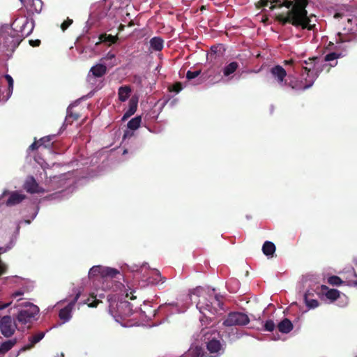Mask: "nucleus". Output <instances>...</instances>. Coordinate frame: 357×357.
Segmentation results:
<instances>
[{
    "mask_svg": "<svg viewBox=\"0 0 357 357\" xmlns=\"http://www.w3.org/2000/svg\"><path fill=\"white\" fill-rule=\"evenodd\" d=\"M26 196L23 194H20L17 191L13 192L10 193L9 198L6 201L7 206H13L21 203L24 199Z\"/></svg>",
    "mask_w": 357,
    "mask_h": 357,
    "instance_id": "2eb2a0df",
    "label": "nucleus"
},
{
    "mask_svg": "<svg viewBox=\"0 0 357 357\" xmlns=\"http://www.w3.org/2000/svg\"><path fill=\"white\" fill-rule=\"evenodd\" d=\"M42 6L43 3L40 0H33L31 7H34V9L31 10V11L39 13L42 10Z\"/></svg>",
    "mask_w": 357,
    "mask_h": 357,
    "instance_id": "f704fd0d",
    "label": "nucleus"
},
{
    "mask_svg": "<svg viewBox=\"0 0 357 357\" xmlns=\"http://www.w3.org/2000/svg\"><path fill=\"white\" fill-rule=\"evenodd\" d=\"M137 103H138V99L137 98L132 97L129 100L128 109L124 113V114L122 117V121H126V119H128L129 117H130L132 115H133L136 112L137 108Z\"/></svg>",
    "mask_w": 357,
    "mask_h": 357,
    "instance_id": "dca6fc26",
    "label": "nucleus"
},
{
    "mask_svg": "<svg viewBox=\"0 0 357 357\" xmlns=\"http://www.w3.org/2000/svg\"><path fill=\"white\" fill-rule=\"evenodd\" d=\"M79 118V115L78 114L73 113L72 111H70L69 109H68V115H67V118H66V120L68 121H69L70 119H72V121L70 122V123H71L73 121H77Z\"/></svg>",
    "mask_w": 357,
    "mask_h": 357,
    "instance_id": "58836bf2",
    "label": "nucleus"
},
{
    "mask_svg": "<svg viewBox=\"0 0 357 357\" xmlns=\"http://www.w3.org/2000/svg\"><path fill=\"white\" fill-rule=\"evenodd\" d=\"M202 333H203V335H204V336H206V335L208 333V332L205 331V328H203V329L202 330Z\"/></svg>",
    "mask_w": 357,
    "mask_h": 357,
    "instance_id": "5fc2aeb1",
    "label": "nucleus"
},
{
    "mask_svg": "<svg viewBox=\"0 0 357 357\" xmlns=\"http://www.w3.org/2000/svg\"><path fill=\"white\" fill-rule=\"evenodd\" d=\"M263 253L266 256H272L275 252V245L271 241H266L262 246Z\"/></svg>",
    "mask_w": 357,
    "mask_h": 357,
    "instance_id": "a878e982",
    "label": "nucleus"
},
{
    "mask_svg": "<svg viewBox=\"0 0 357 357\" xmlns=\"http://www.w3.org/2000/svg\"><path fill=\"white\" fill-rule=\"evenodd\" d=\"M8 98H5V99L3 98V101H6V100H7V99H8Z\"/></svg>",
    "mask_w": 357,
    "mask_h": 357,
    "instance_id": "052dcab7",
    "label": "nucleus"
},
{
    "mask_svg": "<svg viewBox=\"0 0 357 357\" xmlns=\"http://www.w3.org/2000/svg\"><path fill=\"white\" fill-rule=\"evenodd\" d=\"M132 22H130L129 23V26H132Z\"/></svg>",
    "mask_w": 357,
    "mask_h": 357,
    "instance_id": "680f3d73",
    "label": "nucleus"
},
{
    "mask_svg": "<svg viewBox=\"0 0 357 357\" xmlns=\"http://www.w3.org/2000/svg\"><path fill=\"white\" fill-rule=\"evenodd\" d=\"M273 2H278V0H273Z\"/></svg>",
    "mask_w": 357,
    "mask_h": 357,
    "instance_id": "0e129e2a",
    "label": "nucleus"
},
{
    "mask_svg": "<svg viewBox=\"0 0 357 357\" xmlns=\"http://www.w3.org/2000/svg\"><path fill=\"white\" fill-rule=\"evenodd\" d=\"M23 294H24V293H23L22 291H16V292H15V293H13V294H12V297H13V298H17V297H18V296H20L23 295Z\"/></svg>",
    "mask_w": 357,
    "mask_h": 357,
    "instance_id": "3c124183",
    "label": "nucleus"
},
{
    "mask_svg": "<svg viewBox=\"0 0 357 357\" xmlns=\"http://www.w3.org/2000/svg\"><path fill=\"white\" fill-rule=\"evenodd\" d=\"M327 282L332 286H340L343 283V281L340 277L332 275L328 278Z\"/></svg>",
    "mask_w": 357,
    "mask_h": 357,
    "instance_id": "72a5a7b5",
    "label": "nucleus"
},
{
    "mask_svg": "<svg viewBox=\"0 0 357 357\" xmlns=\"http://www.w3.org/2000/svg\"><path fill=\"white\" fill-rule=\"evenodd\" d=\"M150 282L155 284H162L166 282V278L162 276L158 270L153 271L152 277L149 278Z\"/></svg>",
    "mask_w": 357,
    "mask_h": 357,
    "instance_id": "4be33fe9",
    "label": "nucleus"
},
{
    "mask_svg": "<svg viewBox=\"0 0 357 357\" xmlns=\"http://www.w3.org/2000/svg\"><path fill=\"white\" fill-rule=\"evenodd\" d=\"M0 250H3V248H0Z\"/></svg>",
    "mask_w": 357,
    "mask_h": 357,
    "instance_id": "338daca9",
    "label": "nucleus"
},
{
    "mask_svg": "<svg viewBox=\"0 0 357 357\" xmlns=\"http://www.w3.org/2000/svg\"><path fill=\"white\" fill-rule=\"evenodd\" d=\"M4 77L8 84V93L10 95L13 92V82H14L13 79L8 74L5 75Z\"/></svg>",
    "mask_w": 357,
    "mask_h": 357,
    "instance_id": "e433bc0d",
    "label": "nucleus"
},
{
    "mask_svg": "<svg viewBox=\"0 0 357 357\" xmlns=\"http://www.w3.org/2000/svg\"><path fill=\"white\" fill-rule=\"evenodd\" d=\"M123 29H124V25L121 24L119 26V30L121 31V30H123Z\"/></svg>",
    "mask_w": 357,
    "mask_h": 357,
    "instance_id": "6e6d98bb",
    "label": "nucleus"
},
{
    "mask_svg": "<svg viewBox=\"0 0 357 357\" xmlns=\"http://www.w3.org/2000/svg\"><path fill=\"white\" fill-rule=\"evenodd\" d=\"M131 88L130 86L126 85L119 87L118 91L119 99L121 102H125L130 96Z\"/></svg>",
    "mask_w": 357,
    "mask_h": 357,
    "instance_id": "412c9836",
    "label": "nucleus"
},
{
    "mask_svg": "<svg viewBox=\"0 0 357 357\" xmlns=\"http://www.w3.org/2000/svg\"><path fill=\"white\" fill-rule=\"evenodd\" d=\"M80 296V293L76 294L75 298L65 307L59 311V318L63 321H68L71 317V311Z\"/></svg>",
    "mask_w": 357,
    "mask_h": 357,
    "instance_id": "4468645a",
    "label": "nucleus"
},
{
    "mask_svg": "<svg viewBox=\"0 0 357 357\" xmlns=\"http://www.w3.org/2000/svg\"><path fill=\"white\" fill-rule=\"evenodd\" d=\"M286 63H292V61H286Z\"/></svg>",
    "mask_w": 357,
    "mask_h": 357,
    "instance_id": "e2e57ef3",
    "label": "nucleus"
},
{
    "mask_svg": "<svg viewBox=\"0 0 357 357\" xmlns=\"http://www.w3.org/2000/svg\"><path fill=\"white\" fill-rule=\"evenodd\" d=\"M259 3L262 7H267L268 6L270 1L269 0H260Z\"/></svg>",
    "mask_w": 357,
    "mask_h": 357,
    "instance_id": "8fccbe9b",
    "label": "nucleus"
},
{
    "mask_svg": "<svg viewBox=\"0 0 357 357\" xmlns=\"http://www.w3.org/2000/svg\"><path fill=\"white\" fill-rule=\"evenodd\" d=\"M288 86L291 88L292 89H303V85H301L300 83H298L297 81L290 80L289 82H287V79L283 83V86Z\"/></svg>",
    "mask_w": 357,
    "mask_h": 357,
    "instance_id": "2f4dec72",
    "label": "nucleus"
},
{
    "mask_svg": "<svg viewBox=\"0 0 357 357\" xmlns=\"http://www.w3.org/2000/svg\"><path fill=\"white\" fill-rule=\"evenodd\" d=\"M342 17V14L338 13H335V15H334V17H335V18H339V17Z\"/></svg>",
    "mask_w": 357,
    "mask_h": 357,
    "instance_id": "864d4df0",
    "label": "nucleus"
},
{
    "mask_svg": "<svg viewBox=\"0 0 357 357\" xmlns=\"http://www.w3.org/2000/svg\"><path fill=\"white\" fill-rule=\"evenodd\" d=\"M141 122V116H137L128 121V128L132 130H137L140 126Z\"/></svg>",
    "mask_w": 357,
    "mask_h": 357,
    "instance_id": "c85d7f7f",
    "label": "nucleus"
},
{
    "mask_svg": "<svg viewBox=\"0 0 357 357\" xmlns=\"http://www.w3.org/2000/svg\"><path fill=\"white\" fill-rule=\"evenodd\" d=\"M99 303H100V301L98 300L96 298H94V300L92 302L89 303L87 304H88V306L90 307H96Z\"/></svg>",
    "mask_w": 357,
    "mask_h": 357,
    "instance_id": "49530a36",
    "label": "nucleus"
},
{
    "mask_svg": "<svg viewBox=\"0 0 357 357\" xmlns=\"http://www.w3.org/2000/svg\"><path fill=\"white\" fill-rule=\"evenodd\" d=\"M99 40L100 43H106L108 45L114 44L118 40V37L112 36L111 34L102 33L99 36Z\"/></svg>",
    "mask_w": 357,
    "mask_h": 357,
    "instance_id": "b1692460",
    "label": "nucleus"
},
{
    "mask_svg": "<svg viewBox=\"0 0 357 357\" xmlns=\"http://www.w3.org/2000/svg\"><path fill=\"white\" fill-rule=\"evenodd\" d=\"M41 146L40 145V141L39 142H36L35 141L34 142H33L29 147V149L31 150V151H34V150H36L38 149V147Z\"/></svg>",
    "mask_w": 357,
    "mask_h": 357,
    "instance_id": "a18cd8bd",
    "label": "nucleus"
},
{
    "mask_svg": "<svg viewBox=\"0 0 357 357\" xmlns=\"http://www.w3.org/2000/svg\"><path fill=\"white\" fill-rule=\"evenodd\" d=\"M72 23H73V20L68 19L67 20L64 21L61 24V29L63 31H65V30H66L69 27L70 25H71Z\"/></svg>",
    "mask_w": 357,
    "mask_h": 357,
    "instance_id": "37998d69",
    "label": "nucleus"
},
{
    "mask_svg": "<svg viewBox=\"0 0 357 357\" xmlns=\"http://www.w3.org/2000/svg\"><path fill=\"white\" fill-rule=\"evenodd\" d=\"M6 271V266L0 259V276Z\"/></svg>",
    "mask_w": 357,
    "mask_h": 357,
    "instance_id": "de8ad7c7",
    "label": "nucleus"
},
{
    "mask_svg": "<svg viewBox=\"0 0 357 357\" xmlns=\"http://www.w3.org/2000/svg\"><path fill=\"white\" fill-rule=\"evenodd\" d=\"M310 295V293L307 292L304 295V301L305 303V305L308 307V308H316L319 305V303L316 299H311L309 298V296Z\"/></svg>",
    "mask_w": 357,
    "mask_h": 357,
    "instance_id": "cd10ccee",
    "label": "nucleus"
},
{
    "mask_svg": "<svg viewBox=\"0 0 357 357\" xmlns=\"http://www.w3.org/2000/svg\"><path fill=\"white\" fill-rule=\"evenodd\" d=\"M317 59L316 57H313V58H310L309 60L311 61H315Z\"/></svg>",
    "mask_w": 357,
    "mask_h": 357,
    "instance_id": "4d7b16f0",
    "label": "nucleus"
},
{
    "mask_svg": "<svg viewBox=\"0 0 357 357\" xmlns=\"http://www.w3.org/2000/svg\"><path fill=\"white\" fill-rule=\"evenodd\" d=\"M163 43L160 37H153L150 40L151 47L155 51H161L163 48Z\"/></svg>",
    "mask_w": 357,
    "mask_h": 357,
    "instance_id": "393cba45",
    "label": "nucleus"
},
{
    "mask_svg": "<svg viewBox=\"0 0 357 357\" xmlns=\"http://www.w3.org/2000/svg\"><path fill=\"white\" fill-rule=\"evenodd\" d=\"M277 20L283 25L289 23L294 26H301L303 29H313V26H307V24L303 23L298 17H296L294 14H291L290 10L287 12V16L284 17L282 15H278Z\"/></svg>",
    "mask_w": 357,
    "mask_h": 357,
    "instance_id": "0eeeda50",
    "label": "nucleus"
},
{
    "mask_svg": "<svg viewBox=\"0 0 357 357\" xmlns=\"http://www.w3.org/2000/svg\"><path fill=\"white\" fill-rule=\"evenodd\" d=\"M90 73L96 77H101L107 73V67L104 64H96L91 68Z\"/></svg>",
    "mask_w": 357,
    "mask_h": 357,
    "instance_id": "f3484780",
    "label": "nucleus"
},
{
    "mask_svg": "<svg viewBox=\"0 0 357 357\" xmlns=\"http://www.w3.org/2000/svg\"><path fill=\"white\" fill-rule=\"evenodd\" d=\"M44 336H45V333L40 332V333L36 334L35 335L30 337L29 338V344L25 345L23 347V350H28V349H30L32 347H33L36 343L39 342L44 337Z\"/></svg>",
    "mask_w": 357,
    "mask_h": 357,
    "instance_id": "6ab92c4d",
    "label": "nucleus"
},
{
    "mask_svg": "<svg viewBox=\"0 0 357 357\" xmlns=\"http://www.w3.org/2000/svg\"><path fill=\"white\" fill-rule=\"evenodd\" d=\"M250 322L248 316L243 312H233L229 313L223 322L225 326H245Z\"/></svg>",
    "mask_w": 357,
    "mask_h": 357,
    "instance_id": "423d86ee",
    "label": "nucleus"
},
{
    "mask_svg": "<svg viewBox=\"0 0 357 357\" xmlns=\"http://www.w3.org/2000/svg\"><path fill=\"white\" fill-rule=\"evenodd\" d=\"M11 303H12V302L3 303L1 301H0V310L10 306L11 305Z\"/></svg>",
    "mask_w": 357,
    "mask_h": 357,
    "instance_id": "09e8293b",
    "label": "nucleus"
},
{
    "mask_svg": "<svg viewBox=\"0 0 357 357\" xmlns=\"http://www.w3.org/2000/svg\"><path fill=\"white\" fill-rule=\"evenodd\" d=\"M222 45H213L211 47L210 52L207 54V61L211 67H213L218 64V66L221 65V59L223 56V52L222 50Z\"/></svg>",
    "mask_w": 357,
    "mask_h": 357,
    "instance_id": "6e6552de",
    "label": "nucleus"
},
{
    "mask_svg": "<svg viewBox=\"0 0 357 357\" xmlns=\"http://www.w3.org/2000/svg\"><path fill=\"white\" fill-rule=\"evenodd\" d=\"M278 328L280 332L289 333L293 329V324L289 319L284 318L278 324Z\"/></svg>",
    "mask_w": 357,
    "mask_h": 357,
    "instance_id": "a211bd4d",
    "label": "nucleus"
},
{
    "mask_svg": "<svg viewBox=\"0 0 357 357\" xmlns=\"http://www.w3.org/2000/svg\"><path fill=\"white\" fill-rule=\"evenodd\" d=\"M340 56V54H337L335 52H331L325 56L324 60L326 61H331L337 59Z\"/></svg>",
    "mask_w": 357,
    "mask_h": 357,
    "instance_id": "4c0bfd02",
    "label": "nucleus"
},
{
    "mask_svg": "<svg viewBox=\"0 0 357 357\" xmlns=\"http://www.w3.org/2000/svg\"><path fill=\"white\" fill-rule=\"evenodd\" d=\"M182 89H183V87H182L181 83V82H176V83L173 84L169 88V91H174V92H176V93H178V92H180L182 90Z\"/></svg>",
    "mask_w": 357,
    "mask_h": 357,
    "instance_id": "79ce46f5",
    "label": "nucleus"
},
{
    "mask_svg": "<svg viewBox=\"0 0 357 357\" xmlns=\"http://www.w3.org/2000/svg\"><path fill=\"white\" fill-rule=\"evenodd\" d=\"M21 2H23V0H20Z\"/></svg>",
    "mask_w": 357,
    "mask_h": 357,
    "instance_id": "69168bd1",
    "label": "nucleus"
},
{
    "mask_svg": "<svg viewBox=\"0 0 357 357\" xmlns=\"http://www.w3.org/2000/svg\"><path fill=\"white\" fill-rule=\"evenodd\" d=\"M109 313L114 317H119L121 319H126L132 315V309L130 303L126 301L116 302L115 296H108Z\"/></svg>",
    "mask_w": 357,
    "mask_h": 357,
    "instance_id": "7ed1b4c3",
    "label": "nucleus"
},
{
    "mask_svg": "<svg viewBox=\"0 0 357 357\" xmlns=\"http://www.w3.org/2000/svg\"><path fill=\"white\" fill-rule=\"evenodd\" d=\"M40 43H41V42L39 39H36V40L31 39V40H29V44L33 47L40 46Z\"/></svg>",
    "mask_w": 357,
    "mask_h": 357,
    "instance_id": "c03bdc74",
    "label": "nucleus"
},
{
    "mask_svg": "<svg viewBox=\"0 0 357 357\" xmlns=\"http://www.w3.org/2000/svg\"><path fill=\"white\" fill-rule=\"evenodd\" d=\"M102 268H103V266H93L89 270V277H94V276H98V275H100L102 277V272L103 271Z\"/></svg>",
    "mask_w": 357,
    "mask_h": 357,
    "instance_id": "473e14b6",
    "label": "nucleus"
},
{
    "mask_svg": "<svg viewBox=\"0 0 357 357\" xmlns=\"http://www.w3.org/2000/svg\"><path fill=\"white\" fill-rule=\"evenodd\" d=\"M15 340H7L0 345V354H5L10 350L15 344Z\"/></svg>",
    "mask_w": 357,
    "mask_h": 357,
    "instance_id": "c756f323",
    "label": "nucleus"
},
{
    "mask_svg": "<svg viewBox=\"0 0 357 357\" xmlns=\"http://www.w3.org/2000/svg\"><path fill=\"white\" fill-rule=\"evenodd\" d=\"M204 354L201 348L195 347L190 349L185 357H203Z\"/></svg>",
    "mask_w": 357,
    "mask_h": 357,
    "instance_id": "7c9ffc66",
    "label": "nucleus"
},
{
    "mask_svg": "<svg viewBox=\"0 0 357 357\" xmlns=\"http://www.w3.org/2000/svg\"><path fill=\"white\" fill-rule=\"evenodd\" d=\"M274 8H275V6H271L270 7V9H271V10H273Z\"/></svg>",
    "mask_w": 357,
    "mask_h": 357,
    "instance_id": "13d9d810",
    "label": "nucleus"
},
{
    "mask_svg": "<svg viewBox=\"0 0 357 357\" xmlns=\"http://www.w3.org/2000/svg\"><path fill=\"white\" fill-rule=\"evenodd\" d=\"M38 312V307L32 303H29L26 309L22 310L18 312L16 319L22 325L30 324Z\"/></svg>",
    "mask_w": 357,
    "mask_h": 357,
    "instance_id": "39448f33",
    "label": "nucleus"
},
{
    "mask_svg": "<svg viewBox=\"0 0 357 357\" xmlns=\"http://www.w3.org/2000/svg\"><path fill=\"white\" fill-rule=\"evenodd\" d=\"M17 328V324L13 322L10 316L6 315L0 321V330L2 335L6 337H11Z\"/></svg>",
    "mask_w": 357,
    "mask_h": 357,
    "instance_id": "1a4fd4ad",
    "label": "nucleus"
},
{
    "mask_svg": "<svg viewBox=\"0 0 357 357\" xmlns=\"http://www.w3.org/2000/svg\"><path fill=\"white\" fill-rule=\"evenodd\" d=\"M295 4L290 10V13L294 14L296 17H298L307 26H312L310 24V20L307 16V11L305 9L308 4V0H295ZM312 26L313 27L314 26V25Z\"/></svg>",
    "mask_w": 357,
    "mask_h": 357,
    "instance_id": "20e7f679",
    "label": "nucleus"
},
{
    "mask_svg": "<svg viewBox=\"0 0 357 357\" xmlns=\"http://www.w3.org/2000/svg\"><path fill=\"white\" fill-rule=\"evenodd\" d=\"M275 327V323L273 320L268 319L264 324V330L266 331L272 332Z\"/></svg>",
    "mask_w": 357,
    "mask_h": 357,
    "instance_id": "c9c22d12",
    "label": "nucleus"
},
{
    "mask_svg": "<svg viewBox=\"0 0 357 357\" xmlns=\"http://www.w3.org/2000/svg\"><path fill=\"white\" fill-rule=\"evenodd\" d=\"M238 68V63L236 61H233L226 66L223 69V74L227 77L234 73Z\"/></svg>",
    "mask_w": 357,
    "mask_h": 357,
    "instance_id": "bb28decb",
    "label": "nucleus"
},
{
    "mask_svg": "<svg viewBox=\"0 0 357 357\" xmlns=\"http://www.w3.org/2000/svg\"><path fill=\"white\" fill-rule=\"evenodd\" d=\"M190 299L197 303V308L202 314L199 318L202 326H204L206 328L210 324L213 326L215 324L214 321L215 314L218 310L222 309V296L217 295L215 293V289L206 291L199 287L192 291Z\"/></svg>",
    "mask_w": 357,
    "mask_h": 357,
    "instance_id": "f257e3e1",
    "label": "nucleus"
},
{
    "mask_svg": "<svg viewBox=\"0 0 357 357\" xmlns=\"http://www.w3.org/2000/svg\"><path fill=\"white\" fill-rule=\"evenodd\" d=\"M284 6H285L287 8H290L291 7H293V2L292 1H287L284 3Z\"/></svg>",
    "mask_w": 357,
    "mask_h": 357,
    "instance_id": "603ef678",
    "label": "nucleus"
},
{
    "mask_svg": "<svg viewBox=\"0 0 357 357\" xmlns=\"http://www.w3.org/2000/svg\"><path fill=\"white\" fill-rule=\"evenodd\" d=\"M24 189L29 193H43L45 190L40 187L33 176H28L23 185Z\"/></svg>",
    "mask_w": 357,
    "mask_h": 357,
    "instance_id": "ddd939ff",
    "label": "nucleus"
},
{
    "mask_svg": "<svg viewBox=\"0 0 357 357\" xmlns=\"http://www.w3.org/2000/svg\"><path fill=\"white\" fill-rule=\"evenodd\" d=\"M270 73L276 82L283 86V83L287 76L286 70L282 66L276 65L270 69Z\"/></svg>",
    "mask_w": 357,
    "mask_h": 357,
    "instance_id": "f8f14e48",
    "label": "nucleus"
},
{
    "mask_svg": "<svg viewBox=\"0 0 357 357\" xmlns=\"http://www.w3.org/2000/svg\"><path fill=\"white\" fill-rule=\"evenodd\" d=\"M317 293L320 298L325 296L331 302H334L340 298V292L335 289H329L325 284H322L317 287Z\"/></svg>",
    "mask_w": 357,
    "mask_h": 357,
    "instance_id": "9b49d317",
    "label": "nucleus"
},
{
    "mask_svg": "<svg viewBox=\"0 0 357 357\" xmlns=\"http://www.w3.org/2000/svg\"><path fill=\"white\" fill-rule=\"evenodd\" d=\"M51 140L52 136L50 135L42 137L40 139V145H44L45 147H47L48 146H50Z\"/></svg>",
    "mask_w": 357,
    "mask_h": 357,
    "instance_id": "a19ab883",
    "label": "nucleus"
},
{
    "mask_svg": "<svg viewBox=\"0 0 357 357\" xmlns=\"http://www.w3.org/2000/svg\"><path fill=\"white\" fill-rule=\"evenodd\" d=\"M102 272V278H116L117 275H121L120 272L116 268L109 267H103Z\"/></svg>",
    "mask_w": 357,
    "mask_h": 357,
    "instance_id": "aec40b11",
    "label": "nucleus"
},
{
    "mask_svg": "<svg viewBox=\"0 0 357 357\" xmlns=\"http://www.w3.org/2000/svg\"><path fill=\"white\" fill-rule=\"evenodd\" d=\"M33 23L26 20L17 31L13 28H8L1 34L0 47L7 52L13 53L23 39L28 36L33 29Z\"/></svg>",
    "mask_w": 357,
    "mask_h": 357,
    "instance_id": "f03ea898",
    "label": "nucleus"
},
{
    "mask_svg": "<svg viewBox=\"0 0 357 357\" xmlns=\"http://www.w3.org/2000/svg\"><path fill=\"white\" fill-rule=\"evenodd\" d=\"M305 63L306 64H310V66H312V67H303L302 76L305 82V84L303 85V90L311 87L318 77L317 73L312 69V68H313L312 62L308 63L305 61Z\"/></svg>",
    "mask_w": 357,
    "mask_h": 357,
    "instance_id": "9d476101",
    "label": "nucleus"
},
{
    "mask_svg": "<svg viewBox=\"0 0 357 357\" xmlns=\"http://www.w3.org/2000/svg\"><path fill=\"white\" fill-rule=\"evenodd\" d=\"M135 298V296H132L130 297V299H134Z\"/></svg>",
    "mask_w": 357,
    "mask_h": 357,
    "instance_id": "bf43d9fd",
    "label": "nucleus"
},
{
    "mask_svg": "<svg viewBox=\"0 0 357 357\" xmlns=\"http://www.w3.org/2000/svg\"><path fill=\"white\" fill-rule=\"evenodd\" d=\"M207 349L211 354H217L221 349V344L219 340L213 339L207 344Z\"/></svg>",
    "mask_w": 357,
    "mask_h": 357,
    "instance_id": "5701e85b",
    "label": "nucleus"
},
{
    "mask_svg": "<svg viewBox=\"0 0 357 357\" xmlns=\"http://www.w3.org/2000/svg\"><path fill=\"white\" fill-rule=\"evenodd\" d=\"M201 73V70H195V71H190V70H188L186 73V78L188 79V80H191L195 77H197V76H199Z\"/></svg>",
    "mask_w": 357,
    "mask_h": 357,
    "instance_id": "ea45409f",
    "label": "nucleus"
}]
</instances>
